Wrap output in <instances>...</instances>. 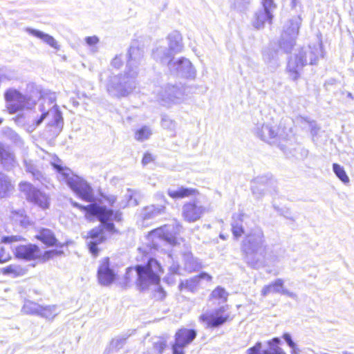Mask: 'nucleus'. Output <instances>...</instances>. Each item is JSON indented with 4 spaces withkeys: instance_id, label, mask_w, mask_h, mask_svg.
Wrapping results in <instances>:
<instances>
[{
    "instance_id": "412c9836",
    "label": "nucleus",
    "mask_w": 354,
    "mask_h": 354,
    "mask_svg": "<svg viewBox=\"0 0 354 354\" xmlns=\"http://www.w3.org/2000/svg\"><path fill=\"white\" fill-rule=\"evenodd\" d=\"M167 194L173 199H183L191 196H196L199 194V192L196 189L180 186L169 188Z\"/></svg>"
},
{
    "instance_id": "49530a36",
    "label": "nucleus",
    "mask_w": 354,
    "mask_h": 354,
    "mask_svg": "<svg viewBox=\"0 0 354 354\" xmlns=\"http://www.w3.org/2000/svg\"><path fill=\"white\" fill-rule=\"evenodd\" d=\"M161 125L163 128L174 130L176 128V122L169 117L164 115L162 118Z\"/></svg>"
},
{
    "instance_id": "473e14b6",
    "label": "nucleus",
    "mask_w": 354,
    "mask_h": 354,
    "mask_svg": "<svg viewBox=\"0 0 354 354\" xmlns=\"http://www.w3.org/2000/svg\"><path fill=\"white\" fill-rule=\"evenodd\" d=\"M59 314L57 307L55 305L53 306H41V310L38 316L44 317L48 320H53Z\"/></svg>"
},
{
    "instance_id": "09e8293b",
    "label": "nucleus",
    "mask_w": 354,
    "mask_h": 354,
    "mask_svg": "<svg viewBox=\"0 0 354 354\" xmlns=\"http://www.w3.org/2000/svg\"><path fill=\"white\" fill-rule=\"evenodd\" d=\"M247 354H265L263 344L257 342L253 347L247 350Z\"/></svg>"
},
{
    "instance_id": "79ce46f5",
    "label": "nucleus",
    "mask_w": 354,
    "mask_h": 354,
    "mask_svg": "<svg viewBox=\"0 0 354 354\" xmlns=\"http://www.w3.org/2000/svg\"><path fill=\"white\" fill-rule=\"evenodd\" d=\"M252 1V0H230L231 7L239 11L245 10Z\"/></svg>"
},
{
    "instance_id": "0e129e2a",
    "label": "nucleus",
    "mask_w": 354,
    "mask_h": 354,
    "mask_svg": "<svg viewBox=\"0 0 354 354\" xmlns=\"http://www.w3.org/2000/svg\"><path fill=\"white\" fill-rule=\"evenodd\" d=\"M106 199L111 205H113L116 201V198L114 196H107Z\"/></svg>"
},
{
    "instance_id": "680f3d73",
    "label": "nucleus",
    "mask_w": 354,
    "mask_h": 354,
    "mask_svg": "<svg viewBox=\"0 0 354 354\" xmlns=\"http://www.w3.org/2000/svg\"><path fill=\"white\" fill-rule=\"evenodd\" d=\"M179 270V265L174 262L172 263V264L169 266V272L173 274H178Z\"/></svg>"
},
{
    "instance_id": "0eeeda50",
    "label": "nucleus",
    "mask_w": 354,
    "mask_h": 354,
    "mask_svg": "<svg viewBox=\"0 0 354 354\" xmlns=\"http://www.w3.org/2000/svg\"><path fill=\"white\" fill-rule=\"evenodd\" d=\"M73 206L85 210L86 212L92 215L96 216L101 223L104 225V228L109 232L114 230V225L113 221H121V213L113 212L108 209L104 207L98 206L96 204H91L87 206H82L77 203H73Z\"/></svg>"
},
{
    "instance_id": "69168bd1",
    "label": "nucleus",
    "mask_w": 354,
    "mask_h": 354,
    "mask_svg": "<svg viewBox=\"0 0 354 354\" xmlns=\"http://www.w3.org/2000/svg\"><path fill=\"white\" fill-rule=\"evenodd\" d=\"M156 197H157L159 199H162L163 201H164V203H166V201H165V196L162 194V193H158L156 195Z\"/></svg>"
},
{
    "instance_id": "2f4dec72",
    "label": "nucleus",
    "mask_w": 354,
    "mask_h": 354,
    "mask_svg": "<svg viewBox=\"0 0 354 354\" xmlns=\"http://www.w3.org/2000/svg\"><path fill=\"white\" fill-rule=\"evenodd\" d=\"M24 162L26 171L30 173L34 178L43 183L42 180H44V177L37 169L34 161L30 159L25 158Z\"/></svg>"
},
{
    "instance_id": "c756f323",
    "label": "nucleus",
    "mask_w": 354,
    "mask_h": 354,
    "mask_svg": "<svg viewBox=\"0 0 354 354\" xmlns=\"http://www.w3.org/2000/svg\"><path fill=\"white\" fill-rule=\"evenodd\" d=\"M0 161L8 169H10L15 162L14 155L0 143Z\"/></svg>"
},
{
    "instance_id": "b1692460",
    "label": "nucleus",
    "mask_w": 354,
    "mask_h": 354,
    "mask_svg": "<svg viewBox=\"0 0 354 354\" xmlns=\"http://www.w3.org/2000/svg\"><path fill=\"white\" fill-rule=\"evenodd\" d=\"M26 31L28 33H29V34H30V35H33V36L40 39L44 43H46V44L49 45L53 48H54L55 50H59V46L57 41L51 35H50L48 34H46V33H44V32H41L40 30L32 29V28H27L26 29Z\"/></svg>"
},
{
    "instance_id": "a18cd8bd",
    "label": "nucleus",
    "mask_w": 354,
    "mask_h": 354,
    "mask_svg": "<svg viewBox=\"0 0 354 354\" xmlns=\"http://www.w3.org/2000/svg\"><path fill=\"white\" fill-rule=\"evenodd\" d=\"M300 120L301 123H305L308 124V127L310 129V132L313 136L317 135L319 131V127H317L316 122L313 120H310L308 118H305L303 117L300 118Z\"/></svg>"
},
{
    "instance_id": "4c0bfd02",
    "label": "nucleus",
    "mask_w": 354,
    "mask_h": 354,
    "mask_svg": "<svg viewBox=\"0 0 354 354\" xmlns=\"http://www.w3.org/2000/svg\"><path fill=\"white\" fill-rule=\"evenodd\" d=\"M124 341L121 339H113L104 350V354H118L122 348Z\"/></svg>"
},
{
    "instance_id": "f3484780",
    "label": "nucleus",
    "mask_w": 354,
    "mask_h": 354,
    "mask_svg": "<svg viewBox=\"0 0 354 354\" xmlns=\"http://www.w3.org/2000/svg\"><path fill=\"white\" fill-rule=\"evenodd\" d=\"M168 67L171 73L186 77H193L195 74L192 63L186 58L170 60L168 62Z\"/></svg>"
},
{
    "instance_id": "393cba45",
    "label": "nucleus",
    "mask_w": 354,
    "mask_h": 354,
    "mask_svg": "<svg viewBox=\"0 0 354 354\" xmlns=\"http://www.w3.org/2000/svg\"><path fill=\"white\" fill-rule=\"evenodd\" d=\"M168 50L174 55L183 50L182 37L178 32H174L168 36Z\"/></svg>"
},
{
    "instance_id": "423d86ee",
    "label": "nucleus",
    "mask_w": 354,
    "mask_h": 354,
    "mask_svg": "<svg viewBox=\"0 0 354 354\" xmlns=\"http://www.w3.org/2000/svg\"><path fill=\"white\" fill-rule=\"evenodd\" d=\"M322 44L317 42L298 50L289 59L287 70L291 78L296 80L300 76L302 68L306 64H315L322 55Z\"/></svg>"
},
{
    "instance_id": "c9c22d12",
    "label": "nucleus",
    "mask_w": 354,
    "mask_h": 354,
    "mask_svg": "<svg viewBox=\"0 0 354 354\" xmlns=\"http://www.w3.org/2000/svg\"><path fill=\"white\" fill-rule=\"evenodd\" d=\"M12 188L13 187L7 176L0 173V198L6 196Z\"/></svg>"
},
{
    "instance_id": "4468645a",
    "label": "nucleus",
    "mask_w": 354,
    "mask_h": 354,
    "mask_svg": "<svg viewBox=\"0 0 354 354\" xmlns=\"http://www.w3.org/2000/svg\"><path fill=\"white\" fill-rule=\"evenodd\" d=\"M171 226L165 225L152 230L148 236V239L153 242V247L158 248L160 242L165 241L170 245H176L177 239L171 232Z\"/></svg>"
},
{
    "instance_id": "e2e57ef3",
    "label": "nucleus",
    "mask_w": 354,
    "mask_h": 354,
    "mask_svg": "<svg viewBox=\"0 0 354 354\" xmlns=\"http://www.w3.org/2000/svg\"><path fill=\"white\" fill-rule=\"evenodd\" d=\"M153 160V158L151 154L150 153H145L143 156L142 162L144 165H146L150 162H151Z\"/></svg>"
},
{
    "instance_id": "2eb2a0df",
    "label": "nucleus",
    "mask_w": 354,
    "mask_h": 354,
    "mask_svg": "<svg viewBox=\"0 0 354 354\" xmlns=\"http://www.w3.org/2000/svg\"><path fill=\"white\" fill-rule=\"evenodd\" d=\"M205 207L194 200L185 203L182 207V217L189 223L198 221L205 212Z\"/></svg>"
},
{
    "instance_id": "de8ad7c7",
    "label": "nucleus",
    "mask_w": 354,
    "mask_h": 354,
    "mask_svg": "<svg viewBox=\"0 0 354 354\" xmlns=\"http://www.w3.org/2000/svg\"><path fill=\"white\" fill-rule=\"evenodd\" d=\"M59 253L60 252L55 250L45 251L43 253L41 252V256L37 259L41 260L42 261H46L55 256L58 255Z\"/></svg>"
},
{
    "instance_id": "8fccbe9b",
    "label": "nucleus",
    "mask_w": 354,
    "mask_h": 354,
    "mask_svg": "<svg viewBox=\"0 0 354 354\" xmlns=\"http://www.w3.org/2000/svg\"><path fill=\"white\" fill-rule=\"evenodd\" d=\"M262 5L263 8L261 9L262 10L271 12L272 14L277 7L273 0H262Z\"/></svg>"
},
{
    "instance_id": "e433bc0d",
    "label": "nucleus",
    "mask_w": 354,
    "mask_h": 354,
    "mask_svg": "<svg viewBox=\"0 0 354 354\" xmlns=\"http://www.w3.org/2000/svg\"><path fill=\"white\" fill-rule=\"evenodd\" d=\"M40 310L41 306L39 304L31 301H26L22 307L21 311L27 315H39Z\"/></svg>"
},
{
    "instance_id": "3c124183",
    "label": "nucleus",
    "mask_w": 354,
    "mask_h": 354,
    "mask_svg": "<svg viewBox=\"0 0 354 354\" xmlns=\"http://www.w3.org/2000/svg\"><path fill=\"white\" fill-rule=\"evenodd\" d=\"M232 233L235 237L239 238L243 234V230L241 224H239V223H233L232 224Z\"/></svg>"
},
{
    "instance_id": "4be33fe9",
    "label": "nucleus",
    "mask_w": 354,
    "mask_h": 354,
    "mask_svg": "<svg viewBox=\"0 0 354 354\" xmlns=\"http://www.w3.org/2000/svg\"><path fill=\"white\" fill-rule=\"evenodd\" d=\"M196 337V332L192 329L181 328L175 335V342L182 345L187 346Z\"/></svg>"
},
{
    "instance_id": "a211bd4d",
    "label": "nucleus",
    "mask_w": 354,
    "mask_h": 354,
    "mask_svg": "<svg viewBox=\"0 0 354 354\" xmlns=\"http://www.w3.org/2000/svg\"><path fill=\"white\" fill-rule=\"evenodd\" d=\"M261 295L267 296L270 293H279L286 295L294 299H297V295L284 288V281L282 279H277L268 285L264 286L261 290Z\"/></svg>"
},
{
    "instance_id": "39448f33",
    "label": "nucleus",
    "mask_w": 354,
    "mask_h": 354,
    "mask_svg": "<svg viewBox=\"0 0 354 354\" xmlns=\"http://www.w3.org/2000/svg\"><path fill=\"white\" fill-rule=\"evenodd\" d=\"M58 160L57 162H52L56 169L58 180L66 183L70 189L80 198L87 202H93L94 196L93 189L82 178L74 174L68 167H62Z\"/></svg>"
},
{
    "instance_id": "dca6fc26",
    "label": "nucleus",
    "mask_w": 354,
    "mask_h": 354,
    "mask_svg": "<svg viewBox=\"0 0 354 354\" xmlns=\"http://www.w3.org/2000/svg\"><path fill=\"white\" fill-rule=\"evenodd\" d=\"M118 272L113 266H111L109 259H104L97 270V278L99 283L102 286L111 285L116 279Z\"/></svg>"
},
{
    "instance_id": "f03ea898",
    "label": "nucleus",
    "mask_w": 354,
    "mask_h": 354,
    "mask_svg": "<svg viewBox=\"0 0 354 354\" xmlns=\"http://www.w3.org/2000/svg\"><path fill=\"white\" fill-rule=\"evenodd\" d=\"M144 61V50L137 46H130L124 74L111 75L106 84L108 93L118 97H125L136 88L138 67Z\"/></svg>"
},
{
    "instance_id": "13d9d810",
    "label": "nucleus",
    "mask_w": 354,
    "mask_h": 354,
    "mask_svg": "<svg viewBox=\"0 0 354 354\" xmlns=\"http://www.w3.org/2000/svg\"><path fill=\"white\" fill-rule=\"evenodd\" d=\"M111 65L116 68H119L122 65V57L120 56H115L112 60Z\"/></svg>"
},
{
    "instance_id": "c03bdc74",
    "label": "nucleus",
    "mask_w": 354,
    "mask_h": 354,
    "mask_svg": "<svg viewBox=\"0 0 354 354\" xmlns=\"http://www.w3.org/2000/svg\"><path fill=\"white\" fill-rule=\"evenodd\" d=\"M211 295L213 298L219 299L225 301H227L228 294L224 288L217 287L212 291Z\"/></svg>"
},
{
    "instance_id": "f704fd0d",
    "label": "nucleus",
    "mask_w": 354,
    "mask_h": 354,
    "mask_svg": "<svg viewBox=\"0 0 354 354\" xmlns=\"http://www.w3.org/2000/svg\"><path fill=\"white\" fill-rule=\"evenodd\" d=\"M278 52L272 46L266 48L263 53V59L264 62L269 65H273L277 63Z\"/></svg>"
},
{
    "instance_id": "864d4df0",
    "label": "nucleus",
    "mask_w": 354,
    "mask_h": 354,
    "mask_svg": "<svg viewBox=\"0 0 354 354\" xmlns=\"http://www.w3.org/2000/svg\"><path fill=\"white\" fill-rule=\"evenodd\" d=\"M281 149L284 151V153L288 156H293L297 158V155L295 152L292 151L289 146L287 145L280 144Z\"/></svg>"
},
{
    "instance_id": "bb28decb",
    "label": "nucleus",
    "mask_w": 354,
    "mask_h": 354,
    "mask_svg": "<svg viewBox=\"0 0 354 354\" xmlns=\"http://www.w3.org/2000/svg\"><path fill=\"white\" fill-rule=\"evenodd\" d=\"M36 238L48 246L55 245L57 242L54 233L49 229H41L36 235Z\"/></svg>"
},
{
    "instance_id": "ddd939ff",
    "label": "nucleus",
    "mask_w": 354,
    "mask_h": 354,
    "mask_svg": "<svg viewBox=\"0 0 354 354\" xmlns=\"http://www.w3.org/2000/svg\"><path fill=\"white\" fill-rule=\"evenodd\" d=\"M185 100L183 90L176 86L168 85L158 93V100L165 106L179 104Z\"/></svg>"
},
{
    "instance_id": "6ab92c4d",
    "label": "nucleus",
    "mask_w": 354,
    "mask_h": 354,
    "mask_svg": "<svg viewBox=\"0 0 354 354\" xmlns=\"http://www.w3.org/2000/svg\"><path fill=\"white\" fill-rule=\"evenodd\" d=\"M88 239H90L87 242L90 252L93 256H97L98 254L97 245L106 239L103 230L100 227L93 229L88 232Z\"/></svg>"
},
{
    "instance_id": "cd10ccee",
    "label": "nucleus",
    "mask_w": 354,
    "mask_h": 354,
    "mask_svg": "<svg viewBox=\"0 0 354 354\" xmlns=\"http://www.w3.org/2000/svg\"><path fill=\"white\" fill-rule=\"evenodd\" d=\"M185 268L189 272L198 270L203 268L199 259L194 258L190 253L184 255Z\"/></svg>"
},
{
    "instance_id": "774afa93",
    "label": "nucleus",
    "mask_w": 354,
    "mask_h": 354,
    "mask_svg": "<svg viewBox=\"0 0 354 354\" xmlns=\"http://www.w3.org/2000/svg\"><path fill=\"white\" fill-rule=\"evenodd\" d=\"M181 227H182V226H181L180 225L178 224V225H176V232H178V231L180 230V228H181Z\"/></svg>"
},
{
    "instance_id": "5fc2aeb1",
    "label": "nucleus",
    "mask_w": 354,
    "mask_h": 354,
    "mask_svg": "<svg viewBox=\"0 0 354 354\" xmlns=\"http://www.w3.org/2000/svg\"><path fill=\"white\" fill-rule=\"evenodd\" d=\"M19 240V238L17 236H3L1 239V243L7 244L18 241Z\"/></svg>"
},
{
    "instance_id": "aec40b11",
    "label": "nucleus",
    "mask_w": 354,
    "mask_h": 354,
    "mask_svg": "<svg viewBox=\"0 0 354 354\" xmlns=\"http://www.w3.org/2000/svg\"><path fill=\"white\" fill-rule=\"evenodd\" d=\"M17 258L33 260L41 256V250L35 245H20L15 249Z\"/></svg>"
},
{
    "instance_id": "bf43d9fd",
    "label": "nucleus",
    "mask_w": 354,
    "mask_h": 354,
    "mask_svg": "<svg viewBox=\"0 0 354 354\" xmlns=\"http://www.w3.org/2000/svg\"><path fill=\"white\" fill-rule=\"evenodd\" d=\"M0 255L1 256L2 255V257L1 259V260L3 261V263L8 261L11 259L10 254L6 252L4 248H1Z\"/></svg>"
},
{
    "instance_id": "6e6552de",
    "label": "nucleus",
    "mask_w": 354,
    "mask_h": 354,
    "mask_svg": "<svg viewBox=\"0 0 354 354\" xmlns=\"http://www.w3.org/2000/svg\"><path fill=\"white\" fill-rule=\"evenodd\" d=\"M301 22V19L300 17H297L288 20L283 25L279 41V46L283 52H290L295 45Z\"/></svg>"
},
{
    "instance_id": "9d476101",
    "label": "nucleus",
    "mask_w": 354,
    "mask_h": 354,
    "mask_svg": "<svg viewBox=\"0 0 354 354\" xmlns=\"http://www.w3.org/2000/svg\"><path fill=\"white\" fill-rule=\"evenodd\" d=\"M230 315L227 306H221L212 311L206 312L201 315L199 319L206 324L207 328H216L225 323Z\"/></svg>"
},
{
    "instance_id": "7c9ffc66",
    "label": "nucleus",
    "mask_w": 354,
    "mask_h": 354,
    "mask_svg": "<svg viewBox=\"0 0 354 354\" xmlns=\"http://www.w3.org/2000/svg\"><path fill=\"white\" fill-rule=\"evenodd\" d=\"M279 342V339L274 338L263 344L265 354H285L278 346Z\"/></svg>"
},
{
    "instance_id": "052dcab7",
    "label": "nucleus",
    "mask_w": 354,
    "mask_h": 354,
    "mask_svg": "<svg viewBox=\"0 0 354 354\" xmlns=\"http://www.w3.org/2000/svg\"><path fill=\"white\" fill-rule=\"evenodd\" d=\"M198 280H205L207 282H210L212 279V277L207 272H202L199 275H197Z\"/></svg>"
},
{
    "instance_id": "f257e3e1",
    "label": "nucleus",
    "mask_w": 354,
    "mask_h": 354,
    "mask_svg": "<svg viewBox=\"0 0 354 354\" xmlns=\"http://www.w3.org/2000/svg\"><path fill=\"white\" fill-rule=\"evenodd\" d=\"M34 93L36 95L26 96L16 89L10 88L5 93V99L7 103V109L10 113H15L24 109H31L39 99L40 104L39 108L42 114L39 119L35 121V126H39L45 118H50L48 125L55 128V133L61 131L63 127V118L61 112L56 105H53L55 98L51 96L41 95L39 90Z\"/></svg>"
},
{
    "instance_id": "603ef678",
    "label": "nucleus",
    "mask_w": 354,
    "mask_h": 354,
    "mask_svg": "<svg viewBox=\"0 0 354 354\" xmlns=\"http://www.w3.org/2000/svg\"><path fill=\"white\" fill-rule=\"evenodd\" d=\"M186 346L175 342L172 346L173 354H185L183 349Z\"/></svg>"
},
{
    "instance_id": "1a4fd4ad",
    "label": "nucleus",
    "mask_w": 354,
    "mask_h": 354,
    "mask_svg": "<svg viewBox=\"0 0 354 354\" xmlns=\"http://www.w3.org/2000/svg\"><path fill=\"white\" fill-rule=\"evenodd\" d=\"M21 192H24L28 201L33 203L41 209H48L50 206V198L45 193L35 188L30 183L24 182L19 184Z\"/></svg>"
},
{
    "instance_id": "a19ab883",
    "label": "nucleus",
    "mask_w": 354,
    "mask_h": 354,
    "mask_svg": "<svg viewBox=\"0 0 354 354\" xmlns=\"http://www.w3.org/2000/svg\"><path fill=\"white\" fill-rule=\"evenodd\" d=\"M333 170L335 175L339 178V179L343 182L344 183L346 184L348 183L350 180L348 176H347L344 169L341 165L334 163L333 165Z\"/></svg>"
},
{
    "instance_id": "72a5a7b5",
    "label": "nucleus",
    "mask_w": 354,
    "mask_h": 354,
    "mask_svg": "<svg viewBox=\"0 0 354 354\" xmlns=\"http://www.w3.org/2000/svg\"><path fill=\"white\" fill-rule=\"evenodd\" d=\"M0 270L3 274L12 275L14 277L23 276L26 273V270L18 265H10Z\"/></svg>"
},
{
    "instance_id": "ea45409f",
    "label": "nucleus",
    "mask_w": 354,
    "mask_h": 354,
    "mask_svg": "<svg viewBox=\"0 0 354 354\" xmlns=\"http://www.w3.org/2000/svg\"><path fill=\"white\" fill-rule=\"evenodd\" d=\"M152 135V130L149 126H143L138 129L135 133V139L142 142L150 138Z\"/></svg>"
},
{
    "instance_id": "5701e85b",
    "label": "nucleus",
    "mask_w": 354,
    "mask_h": 354,
    "mask_svg": "<svg viewBox=\"0 0 354 354\" xmlns=\"http://www.w3.org/2000/svg\"><path fill=\"white\" fill-rule=\"evenodd\" d=\"M273 15L271 12L259 10L255 12L252 20V26L256 29H261L264 28L266 23L271 24Z\"/></svg>"
},
{
    "instance_id": "9b49d317",
    "label": "nucleus",
    "mask_w": 354,
    "mask_h": 354,
    "mask_svg": "<svg viewBox=\"0 0 354 354\" xmlns=\"http://www.w3.org/2000/svg\"><path fill=\"white\" fill-rule=\"evenodd\" d=\"M277 181L271 175L257 177L252 184V194L257 198L264 196L266 193L276 191Z\"/></svg>"
},
{
    "instance_id": "58836bf2",
    "label": "nucleus",
    "mask_w": 354,
    "mask_h": 354,
    "mask_svg": "<svg viewBox=\"0 0 354 354\" xmlns=\"http://www.w3.org/2000/svg\"><path fill=\"white\" fill-rule=\"evenodd\" d=\"M199 283L200 281L198 280V277H197V276H194L185 281H182L179 284L178 288L180 290L187 289L192 292H194L197 289Z\"/></svg>"
},
{
    "instance_id": "c85d7f7f",
    "label": "nucleus",
    "mask_w": 354,
    "mask_h": 354,
    "mask_svg": "<svg viewBox=\"0 0 354 354\" xmlns=\"http://www.w3.org/2000/svg\"><path fill=\"white\" fill-rule=\"evenodd\" d=\"M153 57L160 61L161 63H167L171 60L170 58L173 56V54L168 50L167 48L163 46H159L153 50Z\"/></svg>"
},
{
    "instance_id": "338daca9",
    "label": "nucleus",
    "mask_w": 354,
    "mask_h": 354,
    "mask_svg": "<svg viewBox=\"0 0 354 354\" xmlns=\"http://www.w3.org/2000/svg\"><path fill=\"white\" fill-rule=\"evenodd\" d=\"M291 1V5L292 8H295L297 4L298 3V0H290Z\"/></svg>"
},
{
    "instance_id": "f8f14e48",
    "label": "nucleus",
    "mask_w": 354,
    "mask_h": 354,
    "mask_svg": "<svg viewBox=\"0 0 354 354\" xmlns=\"http://www.w3.org/2000/svg\"><path fill=\"white\" fill-rule=\"evenodd\" d=\"M256 134L262 140L274 144L278 140H287L288 134L279 132V129L276 126L270 123L263 124L256 129Z\"/></svg>"
},
{
    "instance_id": "6e6d98bb",
    "label": "nucleus",
    "mask_w": 354,
    "mask_h": 354,
    "mask_svg": "<svg viewBox=\"0 0 354 354\" xmlns=\"http://www.w3.org/2000/svg\"><path fill=\"white\" fill-rule=\"evenodd\" d=\"M85 41L88 46H93L99 42V39L96 36L87 37Z\"/></svg>"
},
{
    "instance_id": "4d7b16f0",
    "label": "nucleus",
    "mask_w": 354,
    "mask_h": 354,
    "mask_svg": "<svg viewBox=\"0 0 354 354\" xmlns=\"http://www.w3.org/2000/svg\"><path fill=\"white\" fill-rule=\"evenodd\" d=\"M283 339L291 348H292L293 350L295 349L296 344L292 340L291 336L289 334L285 333L283 335Z\"/></svg>"
},
{
    "instance_id": "37998d69",
    "label": "nucleus",
    "mask_w": 354,
    "mask_h": 354,
    "mask_svg": "<svg viewBox=\"0 0 354 354\" xmlns=\"http://www.w3.org/2000/svg\"><path fill=\"white\" fill-rule=\"evenodd\" d=\"M153 349L159 354L162 353L167 346V339L163 337H156L153 341Z\"/></svg>"
},
{
    "instance_id": "a878e982",
    "label": "nucleus",
    "mask_w": 354,
    "mask_h": 354,
    "mask_svg": "<svg viewBox=\"0 0 354 354\" xmlns=\"http://www.w3.org/2000/svg\"><path fill=\"white\" fill-rule=\"evenodd\" d=\"M165 206L164 205L157 206L151 205L143 209L142 216L144 219H151L165 213Z\"/></svg>"
},
{
    "instance_id": "20e7f679",
    "label": "nucleus",
    "mask_w": 354,
    "mask_h": 354,
    "mask_svg": "<svg viewBox=\"0 0 354 354\" xmlns=\"http://www.w3.org/2000/svg\"><path fill=\"white\" fill-rule=\"evenodd\" d=\"M243 249L246 254L248 264L254 268H259L268 263L277 261V258L268 254L263 232L260 228H255L246 236L243 241Z\"/></svg>"
},
{
    "instance_id": "7ed1b4c3",
    "label": "nucleus",
    "mask_w": 354,
    "mask_h": 354,
    "mask_svg": "<svg viewBox=\"0 0 354 354\" xmlns=\"http://www.w3.org/2000/svg\"><path fill=\"white\" fill-rule=\"evenodd\" d=\"M163 269L157 260L150 258L145 265H140L133 268H128L125 273L126 286L131 277L134 274L137 276L136 284L141 290L151 288L155 291L154 297L162 299L165 297V292L160 286V275Z\"/></svg>"
}]
</instances>
